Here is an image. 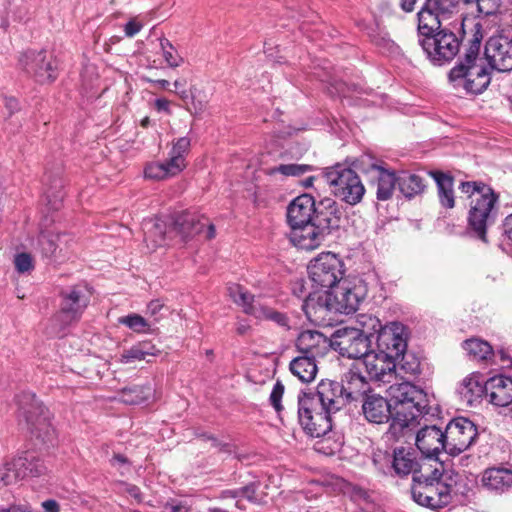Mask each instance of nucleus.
Instances as JSON below:
<instances>
[{
    "mask_svg": "<svg viewBox=\"0 0 512 512\" xmlns=\"http://www.w3.org/2000/svg\"><path fill=\"white\" fill-rule=\"evenodd\" d=\"M154 107L158 112H164L167 115H170L171 109H170V101L165 98H158L154 102Z\"/></svg>",
    "mask_w": 512,
    "mask_h": 512,
    "instance_id": "59",
    "label": "nucleus"
},
{
    "mask_svg": "<svg viewBox=\"0 0 512 512\" xmlns=\"http://www.w3.org/2000/svg\"><path fill=\"white\" fill-rule=\"evenodd\" d=\"M481 484L490 492L505 493L512 488V469L505 467L488 468L482 473Z\"/></svg>",
    "mask_w": 512,
    "mask_h": 512,
    "instance_id": "29",
    "label": "nucleus"
},
{
    "mask_svg": "<svg viewBox=\"0 0 512 512\" xmlns=\"http://www.w3.org/2000/svg\"><path fill=\"white\" fill-rule=\"evenodd\" d=\"M166 509L170 512H191L190 507L184 502L171 501L166 504Z\"/></svg>",
    "mask_w": 512,
    "mask_h": 512,
    "instance_id": "58",
    "label": "nucleus"
},
{
    "mask_svg": "<svg viewBox=\"0 0 512 512\" xmlns=\"http://www.w3.org/2000/svg\"><path fill=\"white\" fill-rule=\"evenodd\" d=\"M408 331L399 322H391L384 326L376 336L377 350L388 354L397 361L407 350Z\"/></svg>",
    "mask_w": 512,
    "mask_h": 512,
    "instance_id": "18",
    "label": "nucleus"
},
{
    "mask_svg": "<svg viewBox=\"0 0 512 512\" xmlns=\"http://www.w3.org/2000/svg\"><path fill=\"white\" fill-rule=\"evenodd\" d=\"M15 268L19 273H26L34 268L33 259L28 253H19L14 258Z\"/></svg>",
    "mask_w": 512,
    "mask_h": 512,
    "instance_id": "51",
    "label": "nucleus"
},
{
    "mask_svg": "<svg viewBox=\"0 0 512 512\" xmlns=\"http://www.w3.org/2000/svg\"><path fill=\"white\" fill-rule=\"evenodd\" d=\"M316 204L309 194H301L290 201V225H300L313 221Z\"/></svg>",
    "mask_w": 512,
    "mask_h": 512,
    "instance_id": "31",
    "label": "nucleus"
},
{
    "mask_svg": "<svg viewBox=\"0 0 512 512\" xmlns=\"http://www.w3.org/2000/svg\"><path fill=\"white\" fill-rule=\"evenodd\" d=\"M461 476L452 470L434 468L429 475L420 474L413 477L411 495L413 500L432 510L440 509L450 504L452 497L460 490Z\"/></svg>",
    "mask_w": 512,
    "mask_h": 512,
    "instance_id": "4",
    "label": "nucleus"
},
{
    "mask_svg": "<svg viewBox=\"0 0 512 512\" xmlns=\"http://www.w3.org/2000/svg\"><path fill=\"white\" fill-rule=\"evenodd\" d=\"M503 226L505 235L512 244V214L506 217Z\"/></svg>",
    "mask_w": 512,
    "mask_h": 512,
    "instance_id": "64",
    "label": "nucleus"
},
{
    "mask_svg": "<svg viewBox=\"0 0 512 512\" xmlns=\"http://www.w3.org/2000/svg\"><path fill=\"white\" fill-rule=\"evenodd\" d=\"M371 340L355 327H340L330 338V346L347 358L363 359L369 352Z\"/></svg>",
    "mask_w": 512,
    "mask_h": 512,
    "instance_id": "13",
    "label": "nucleus"
},
{
    "mask_svg": "<svg viewBox=\"0 0 512 512\" xmlns=\"http://www.w3.org/2000/svg\"><path fill=\"white\" fill-rule=\"evenodd\" d=\"M143 232L148 247L151 245L156 248L166 243L167 224L161 219L155 218L144 221Z\"/></svg>",
    "mask_w": 512,
    "mask_h": 512,
    "instance_id": "35",
    "label": "nucleus"
},
{
    "mask_svg": "<svg viewBox=\"0 0 512 512\" xmlns=\"http://www.w3.org/2000/svg\"><path fill=\"white\" fill-rule=\"evenodd\" d=\"M189 150L190 139L188 137H181L173 144L168 159L172 171L180 173L186 167L185 157L189 153Z\"/></svg>",
    "mask_w": 512,
    "mask_h": 512,
    "instance_id": "41",
    "label": "nucleus"
},
{
    "mask_svg": "<svg viewBox=\"0 0 512 512\" xmlns=\"http://www.w3.org/2000/svg\"><path fill=\"white\" fill-rule=\"evenodd\" d=\"M264 53L267 58L275 63L282 64L286 61V48H281L273 39H269L264 43Z\"/></svg>",
    "mask_w": 512,
    "mask_h": 512,
    "instance_id": "49",
    "label": "nucleus"
},
{
    "mask_svg": "<svg viewBox=\"0 0 512 512\" xmlns=\"http://www.w3.org/2000/svg\"><path fill=\"white\" fill-rule=\"evenodd\" d=\"M322 177L331 193L339 200L354 206L360 203L365 194V187L359 175L345 164L337 163L326 167Z\"/></svg>",
    "mask_w": 512,
    "mask_h": 512,
    "instance_id": "6",
    "label": "nucleus"
},
{
    "mask_svg": "<svg viewBox=\"0 0 512 512\" xmlns=\"http://www.w3.org/2000/svg\"><path fill=\"white\" fill-rule=\"evenodd\" d=\"M238 491L240 492V497H244L246 499H248L249 501L251 502H256L257 501V497H256V486L255 484H250V485H247L243 488H240L238 489Z\"/></svg>",
    "mask_w": 512,
    "mask_h": 512,
    "instance_id": "57",
    "label": "nucleus"
},
{
    "mask_svg": "<svg viewBox=\"0 0 512 512\" xmlns=\"http://www.w3.org/2000/svg\"><path fill=\"white\" fill-rule=\"evenodd\" d=\"M342 389L343 387H340V383L337 381L322 380L318 384L316 392H307V394L309 399H313L320 409H326V413L335 414L347 404Z\"/></svg>",
    "mask_w": 512,
    "mask_h": 512,
    "instance_id": "22",
    "label": "nucleus"
},
{
    "mask_svg": "<svg viewBox=\"0 0 512 512\" xmlns=\"http://www.w3.org/2000/svg\"><path fill=\"white\" fill-rule=\"evenodd\" d=\"M196 435H197V437H200V438H202L205 441H211L212 446L219 447L220 450H222L224 452H227V453H231L230 445H228V444H221L214 436L209 435V434H207L205 432L200 433V434H196Z\"/></svg>",
    "mask_w": 512,
    "mask_h": 512,
    "instance_id": "56",
    "label": "nucleus"
},
{
    "mask_svg": "<svg viewBox=\"0 0 512 512\" xmlns=\"http://www.w3.org/2000/svg\"><path fill=\"white\" fill-rule=\"evenodd\" d=\"M205 227H207L206 239H213L216 231L214 225L209 223L208 218L193 212H182L176 216L172 229L181 235L183 240H186L202 233Z\"/></svg>",
    "mask_w": 512,
    "mask_h": 512,
    "instance_id": "23",
    "label": "nucleus"
},
{
    "mask_svg": "<svg viewBox=\"0 0 512 512\" xmlns=\"http://www.w3.org/2000/svg\"><path fill=\"white\" fill-rule=\"evenodd\" d=\"M177 174V171H172L171 164L168 162V160L165 162L149 163L144 169L145 177L151 180H163Z\"/></svg>",
    "mask_w": 512,
    "mask_h": 512,
    "instance_id": "45",
    "label": "nucleus"
},
{
    "mask_svg": "<svg viewBox=\"0 0 512 512\" xmlns=\"http://www.w3.org/2000/svg\"><path fill=\"white\" fill-rule=\"evenodd\" d=\"M66 235L49 231L41 232L38 245L43 257L58 260L65 257L63 251L67 248Z\"/></svg>",
    "mask_w": 512,
    "mask_h": 512,
    "instance_id": "32",
    "label": "nucleus"
},
{
    "mask_svg": "<svg viewBox=\"0 0 512 512\" xmlns=\"http://www.w3.org/2000/svg\"><path fill=\"white\" fill-rule=\"evenodd\" d=\"M340 387H343V394L347 403L357 401L369 390V383L360 372L357 364L344 373L341 378Z\"/></svg>",
    "mask_w": 512,
    "mask_h": 512,
    "instance_id": "28",
    "label": "nucleus"
},
{
    "mask_svg": "<svg viewBox=\"0 0 512 512\" xmlns=\"http://www.w3.org/2000/svg\"><path fill=\"white\" fill-rule=\"evenodd\" d=\"M374 465L385 475L404 477L409 474L417 476L419 461L412 448L399 446L392 453L377 454L373 459Z\"/></svg>",
    "mask_w": 512,
    "mask_h": 512,
    "instance_id": "12",
    "label": "nucleus"
},
{
    "mask_svg": "<svg viewBox=\"0 0 512 512\" xmlns=\"http://www.w3.org/2000/svg\"><path fill=\"white\" fill-rule=\"evenodd\" d=\"M431 175L437 184L440 204L448 209L453 208L455 205L453 178L445 173L438 171L432 172Z\"/></svg>",
    "mask_w": 512,
    "mask_h": 512,
    "instance_id": "38",
    "label": "nucleus"
},
{
    "mask_svg": "<svg viewBox=\"0 0 512 512\" xmlns=\"http://www.w3.org/2000/svg\"><path fill=\"white\" fill-rule=\"evenodd\" d=\"M315 170V167L307 164H290V187L291 186H302L304 188L312 187L315 177L312 175L307 176L303 180L301 176L311 173Z\"/></svg>",
    "mask_w": 512,
    "mask_h": 512,
    "instance_id": "44",
    "label": "nucleus"
},
{
    "mask_svg": "<svg viewBox=\"0 0 512 512\" xmlns=\"http://www.w3.org/2000/svg\"><path fill=\"white\" fill-rule=\"evenodd\" d=\"M444 435L446 453L456 456L472 445L477 437V429L472 421L459 417L447 424Z\"/></svg>",
    "mask_w": 512,
    "mask_h": 512,
    "instance_id": "16",
    "label": "nucleus"
},
{
    "mask_svg": "<svg viewBox=\"0 0 512 512\" xmlns=\"http://www.w3.org/2000/svg\"><path fill=\"white\" fill-rule=\"evenodd\" d=\"M465 3H475L479 15L489 16L495 14L501 4V0H463Z\"/></svg>",
    "mask_w": 512,
    "mask_h": 512,
    "instance_id": "50",
    "label": "nucleus"
},
{
    "mask_svg": "<svg viewBox=\"0 0 512 512\" xmlns=\"http://www.w3.org/2000/svg\"><path fill=\"white\" fill-rule=\"evenodd\" d=\"M398 188L405 197L412 198L424 190L425 184L420 176L402 172L398 176Z\"/></svg>",
    "mask_w": 512,
    "mask_h": 512,
    "instance_id": "42",
    "label": "nucleus"
},
{
    "mask_svg": "<svg viewBox=\"0 0 512 512\" xmlns=\"http://www.w3.org/2000/svg\"><path fill=\"white\" fill-rule=\"evenodd\" d=\"M326 343L324 335L317 331H302L295 342L300 355H312L314 358L320 352V346Z\"/></svg>",
    "mask_w": 512,
    "mask_h": 512,
    "instance_id": "34",
    "label": "nucleus"
},
{
    "mask_svg": "<svg viewBox=\"0 0 512 512\" xmlns=\"http://www.w3.org/2000/svg\"><path fill=\"white\" fill-rule=\"evenodd\" d=\"M142 29V25L139 22H136L134 20L129 21L125 25V34L128 37L135 36L140 30Z\"/></svg>",
    "mask_w": 512,
    "mask_h": 512,
    "instance_id": "60",
    "label": "nucleus"
},
{
    "mask_svg": "<svg viewBox=\"0 0 512 512\" xmlns=\"http://www.w3.org/2000/svg\"><path fill=\"white\" fill-rule=\"evenodd\" d=\"M160 50L168 67L177 68L184 63L183 57L167 38H160Z\"/></svg>",
    "mask_w": 512,
    "mask_h": 512,
    "instance_id": "46",
    "label": "nucleus"
},
{
    "mask_svg": "<svg viewBox=\"0 0 512 512\" xmlns=\"http://www.w3.org/2000/svg\"><path fill=\"white\" fill-rule=\"evenodd\" d=\"M159 352L160 351L151 342L142 341L131 346L129 349H125L121 353L119 361L122 364H130L135 361L142 360L150 362V360L147 359V357L156 356L158 355Z\"/></svg>",
    "mask_w": 512,
    "mask_h": 512,
    "instance_id": "37",
    "label": "nucleus"
},
{
    "mask_svg": "<svg viewBox=\"0 0 512 512\" xmlns=\"http://www.w3.org/2000/svg\"><path fill=\"white\" fill-rule=\"evenodd\" d=\"M469 25L472 26L469 46L463 58L449 71L448 80L458 93L481 94L491 82L490 69L479 56L484 38L483 24L481 19L464 18L461 24L464 32Z\"/></svg>",
    "mask_w": 512,
    "mask_h": 512,
    "instance_id": "2",
    "label": "nucleus"
},
{
    "mask_svg": "<svg viewBox=\"0 0 512 512\" xmlns=\"http://www.w3.org/2000/svg\"><path fill=\"white\" fill-rule=\"evenodd\" d=\"M484 54L490 69L498 72L512 71V42L507 37H490L486 42Z\"/></svg>",
    "mask_w": 512,
    "mask_h": 512,
    "instance_id": "21",
    "label": "nucleus"
},
{
    "mask_svg": "<svg viewBox=\"0 0 512 512\" xmlns=\"http://www.w3.org/2000/svg\"><path fill=\"white\" fill-rule=\"evenodd\" d=\"M419 45L429 61L442 66L455 58L460 50V39L447 29H438L427 34H419Z\"/></svg>",
    "mask_w": 512,
    "mask_h": 512,
    "instance_id": "8",
    "label": "nucleus"
},
{
    "mask_svg": "<svg viewBox=\"0 0 512 512\" xmlns=\"http://www.w3.org/2000/svg\"><path fill=\"white\" fill-rule=\"evenodd\" d=\"M267 173L271 176H276L278 174L281 175V179L285 180V178L288 176V165L286 164H280L277 167L270 168Z\"/></svg>",
    "mask_w": 512,
    "mask_h": 512,
    "instance_id": "61",
    "label": "nucleus"
},
{
    "mask_svg": "<svg viewBox=\"0 0 512 512\" xmlns=\"http://www.w3.org/2000/svg\"><path fill=\"white\" fill-rule=\"evenodd\" d=\"M390 400L378 395H366L362 410L365 418L376 424L391 423L387 437L399 440L406 437L418 424V418L428 411L427 394L409 381L391 385Z\"/></svg>",
    "mask_w": 512,
    "mask_h": 512,
    "instance_id": "1",
    "label": "nucleus"
},
{
    "mask_svg": "<svg viewBox=\"0 0 512 512\" xmlns=\"http://www.w3.org/2000/svg\"><path fill=\"white\" fill-rule=\"evenodd\" d=\"M328 443H329V439L324 438L316 443L315 449L318 452H321L326 455H330V454H334L335 451H337L340 447L339 442L334 441L332 445H326Z\"/></svg>",
    "mask_w": 512,
    "mask_h": 512,
    "instance_id": "53",
    "label": "nucleus"
},
{
    "mask_svg": "<svg viewBox=\"0 0 512 512\" xmlns=\"http://www.w3.org/2000/svg\"><path fill=\"white\" fill-rule=\"evenodd\" d=\"M365 297L362 286H351L347 281L339 282L333 289L325 290L315 299L311 295L304 300L295 296L292 304L300 306L306 317L317 325H330L337 313L355 312Z\"/></svg>",
    "mask_w": 512,
    "mask_h": 512,
    "instance_id": "3",
    "label": "nucleus"
},
{
    "mask_svg": "<svg viewBox=\"0 0 512 512\" xmlns=\"http://www.w3.org/2000/svg\"><path fill=\"white\" fill-rule=\"evenodd\" d=\"M229 296L233 302L242 307L243 312L260 320H271L279 325H286L284 314L272 310L267 305L261 303L254 295L249 293L244 287L238 284H232L228 287Z\"/></svg>",
    "mask_w": 512,
    "mask_h": 512,
    "instance_id": "15",
    "label": "nucleus"
},
{
    "mask_svg": "<svg viewBox=\"0 0 512 512\" xmlns=\"http://www.w3.org/2000/svg\"><path fill=\"white\" fill-rule=\"evenodd\" d=\"M325 236L314 221L290 225V242L299 249L314 250L321 245Z\"/></svg>",
    "mask_w": 512,
    "mask_h": 512,
    "instance_id": "26",
    "label": "nucleus"
},
{
    "mask_svg": "<svg viewBox=\"0 0 512 512\" xmlns=\"http://www.w3.org/2000/svg\"><path fill=\"white\" fill-rule=\"evenodd\" d=\"M4 106L9 111L10 115L19 109L18 100L14 97H4Z\"/></svg>",
    "mask_w": 512,
    "mask_h": 512,
    "instance_id": "62",
    "label": "nucleus"
},
{
    "mask_svg": "<svg viewBox=\"0 0 512 512\" xmlns=\"http://www.w3.org/2000/svg\"><path fill=\"white\" fill-rule=\"evenodd\" d=\"M285 387L279 381L274 385L273 390L270 394V403L277 412L283 410L281 399L284 394Z\"/></svg>",
    "mask_w": 512,
    "mask_h": 512,
    "instance_id": "52",
    "label": "nucleus"
},
{
    "mask_svg": "<svg viewBox=\"0 0 512 512\" xmlns=\"http://www.w3.org/2000/svg\"><path fill=\"white\" fill-rule=\"evenodd\" d=\"M359 163L361 170L369 175L370 180L377 182V199L379 201L390 199L395 190L396 183L398 184V177L395 173L386 169L369 156L362 157Z\"/></svg>",
    "mask_w": 512,
    "mask_h": 512,
    "instance_id": "19",
    "label": "nucleus"
},
{
    "mask_svg": "<svg viewBox=\"0 0 512 512\" xmlns=\"http://www.w3.org/2000/svg\"><path fill=\"white\" fill-rule=\"evenodd\" d=\"M118 322L137 333L146 332L150 327L145 318L135 313L120 317Z\"/></svg>",
    "mask_w": 512,
    "mask_h": 512,
    "instance_id": "48",
    "label": "nucleus"
},
{
    "mask_svg": "<svg viewBox=\"0 0 512 512\" xmlns=\"http://www.w3.org/2000/svg\"><path fill=\"white\" fill-rule=\"evenodd\" d=\"M90 301V293L85 285H75L61 292L60 310L52 321L59 331L78 322Z\"/></svg>",
    "mask_w": 512,
    "mask_h": 512,
    "instance_id": "10",
    "label": "nucleus"
},
{
    "mask_svg": "<svg viewBox=\"0 0 512 512\" xmlns=\"http://www.w3.org/2000/svg\"><path fill=\"white\" fill-rule=\"evenodd\" d=\"M18 64L28 75L38 83H51L57 77V65L51 54L45 50H29L22 53Z\"/></svg>",
    "mask_w": 512,
    "mask_h": 512,
    "instance_id": "14",
    "label": "nucleus"
},
{
    "mask_svg": "<svg viewBox=\"0 0 512 512\" xmlns=\"http://www.w3.org/2000/svg\"><path fill=\"white\" fill-rule=\"evenodd\" d=\"M333 413L320 409L306 391L298 397V421L304 432L315 438L324 437L332 429Z\"/></svg>",
    "mask_w": 512,
    "mask_h": 512,
    "instance_id": "9",
    "label": "nucleus"
},
{
    "mask_svg": "<svg viewBox=\"0 0 512 512\" xmlns=\"http://www.w3.org/2000/svg\"><path fill=\"white\" fill-rule=\"evenodd\" d=\"M344 211L332 198L322 199L316 206L313 221L326 235L340 227Z\"/></svg>",
    "mask_w": 512,
    "mask_h": 512,
    "instance_id": "24",
    "label": "nucleus"
},
{
    "mask_svg": "<svg viewBox=\"0 0 512 512\" xmlns=\"http://www.w3.org/2000/svg\"><path fill=\"white\" fill-rule=\"evenodd\" d=\"M485 392L490 402L496 406H508L512 403V378L497 375L485 383Z\"/></svg>",
    "mask_w": 512,
    "mask_h": 512,
    "instance_id": "30",
    "label": "nucleus"
},
{
    "mask_svg": "<svg viewBox=\"0 0 512 512\" xmlns=\"http://www.w3.org/2000/svg\"><path fill=\"white\" fill-rule=\"evenodd\" d=\"M418 450L427 458L436 457L440 452H446L444 431L436 425L421 428L415 437Z\"/></svg>",
    "mask_w": 512,
    "mask_h": 512,
    "instance_id": "25",
    "label": "nucleus"
},
{
    "mask_svg": "<svg viewBox=\"0 0 512 512\" xmlns=\"http://www.w3.org/2000/svg\"><path fill=\"white\" fill-rule=\"evenodd\" d=\"M357 366L364 367L370 380L387 383L396 378V361L377 349L369 351Z\"/></svg>",
    "mask_w": 512,
    "mask_h": 512,
    "instance_id": "20",
    "label": "nucleus"
},
{
    "mask_svg": "<svg viewBox=\"0 0 512 512\" xmlns=\"http://www.w3.org/2000/svg\"><path fill=\"white\" fill-rule=\"evenodd\" d=\"M463 349L473 360L487 361L493 356L492 346L479 338H471L463 342Z\"/></svg>",
    "mask_w": 512,
    "mask_h": 512,
    "instance_id": "40",
    "label": "nucleus"
},
{
    "mask_svg": "<svg viewBox=\"0 0 512 512\" xmlns=\"http://www.w3.org/2000/svg\"><path fill=\"white\" fill-rule=\"evenodd\" d=\"M310 280L317 287L333 289L344 276L342 260L332 252H324L312 259L307 267Z\"/></svg>",
    "mask_w": 512,
    "mask_h": 512,
    "instance_id": "11",
    "label": "nucleus"
},
{
    "mask_svg": "<svg viewBox=\"0 0 512 512\" xmlns=\"http://www.w3.org/2000/svg\"><path fill=\"white\" fill-rule=\"evenodd\" d=\"M42 507L45 512H59V504L52 499L42 502Z\"/></svg>",
    "mask_w": 512,
    "mask_h": 512,
    "instance_id": "63",
    "label": "nucleus"
},
{
    "mask_svg": "<svg viewBox=\"0 0 512 512\" xmlns=\"http://www.w3.org/2000/svg\"><path fill=\"white\" fill-rule=\"evenodd\" d=\"M420 373V360L412 352H403L396 361V377H416Z\"/></svg>",
    "mask_w": 512,
    "mask_h": 512,
    "instance_id": "39",
    "label": "nucleus"
},
{
    "mask_svg": "<svg viewBox=\"0 0 512 512\" xmlns=\"http://www.w3.org/2000/svg\"><path fill=\"white\" fill-rule=\"evenodd\" d=\"M196 93H197V89L195 87H192L190 89V96L192 99L191 106H192L194 113L201 114L206 108L207 101L198 100Z\"/></svg>",
    "mask_w": 512,
    "mask_h": 512,
    "instance_id": "55",
    "label": "nucleus"
},
{
    "mask_svg": "<svg viewBox=\"0 0 512 512\" xmlns=\"http://www.w3.org/2000/svg\"><path fill=\"white\" fill-rule=\"evenodd\" d=\"M459 189L470 198L468 228L486 242L487 229L495 223L498 215V194L482 182H462Z\"/></svg>",
    "mask_w": 512,
    "mask_h": 512,
    "instance_id": "5",
    "label": "nucleus"
},
{
    "mask_svg": "<svg viewBox=\"0 0 512 512\" xmlns=\"http://www.w3.org/2000/svg\"><path fill=\"white\" fill-rule=\"evenodd\" d=\"M456 10L453 0H426L418 12V32L427 34L440 29Z\"/></svg>",
    "mask_w": 512,
    "mask_h": 512,
    "instance_id": "17",
    "label": "nucleus"
},
{
    "mask_svg": "<svg viewBox=\"0 0 512 512\" xmlns=\"http://www.w3.org/2000/svg\"><path fill=\"white\" fill-rule=\"evenodd\" d=\"M31 461H33L31 457L14 458L0 465V485H11L19 479L25 478L27 474H37L43 470L39 463L35 467H26V463Z\"/></svg>",
    "mask_w": 512,
    "mask_h": 512,
    "instance_id": "27",
    "label": "nucleus"
},
{
    "mask_svg": "<svg viewBox=\"0 0 512 512\" xmlns=\"http://www.w3.org/2000/svg\"><path fill=\"white\" fill-rule=\"evenodd\" d=\"M321 80L327 84V90L332 96L349 98L351 93H361L362 90L358 85H348L330 74Z\"/></svg>",
    "mask_w": 512,
    "mask_h": 512,
    "instance_id": "43",
    "label": "nucleus"
},
{
    "mask_svg": "<svg viewBox=\"0 0 512 512\" xmlns=\"http://www.w3.org/2000/svg\"><path fill=\"white\" fill-rule=\"evenodd\" d=\"M28 457L33 458V461L27 462L26 467H35L39 463L42 466L43 470L37 474L36 473L35 474H27V476L38 477L46 472L47 468H46L44 462L38 456H36L34 453L26 452L23 455L19 456L18 458H28Z\"/></svg>",
    "mask_w": 512,
    "mask_h": 512,
    "instance_id": "54",
    "label": "nucleus"
},
{
    "mask_svg": "<svg viewBox=\"0 0 512 512\" xmlns=\"http://www.w3.org/2000/svg\"><path fill=\"white\" fill-rule=\"evenodd\" d=\"M290 372L301 383H310L316 378L318 367L312 355H299L290 361Z\"/></svg>",
    "mask_w": 512,
    "mask_h": 512,
    "instance_id": "33",
    "label": "nucleus"
},
{
    "mask_svg": "<svg viewBox=\"0 0 512 512\" xmlns=\"http://www.w3.org/2000/svg\"><path fill=\"white\" fill-rule=\"evenodd\" d=\"M357 323L359 327L356 328L363 332V334H366L370 340L372 337H374L375 333L378 334L379 331L384 328L380 320L373 315H358Z\"/></svg>",
    "mask_w": 512,
    "mask_h": 512,
    "instance_id": "47",
    "label": "nucleus"
},
{
    "mask_svg": "<svg viewBox=\"0 0 512 512\" xmlns=\"http://www.w3.org/2000/svg\"><path fill=\"white\" fill-rule=\"evenodd\" d=\"M15 401L20 424H24L32 435L42 439L43 442L50 441L54 430L50 424L49 412L35 394L23 391L16 395Z\"/></svg>",
    "mask_w": 512,
    "mask_h": 512,
    "instance_id": "7",
    "label": "nucleus"
},
{
    "mask_svg": "<svg viewBox=\"0 0 512 512\" xmlns=\"http://www.w3.org/2000/svg\"><path fill=\"white\" fill-rule=\"evenodd\" d=\"M457 391L463 401L472 405L482 396L485 391V385H483L481 376L477 373H473L462 380Z\"/></svg>",
    "mask_w": 512,
    "mask_h": 512,
    "instance_id": "36",
    "label": "nucleus"
}]
</instances>
